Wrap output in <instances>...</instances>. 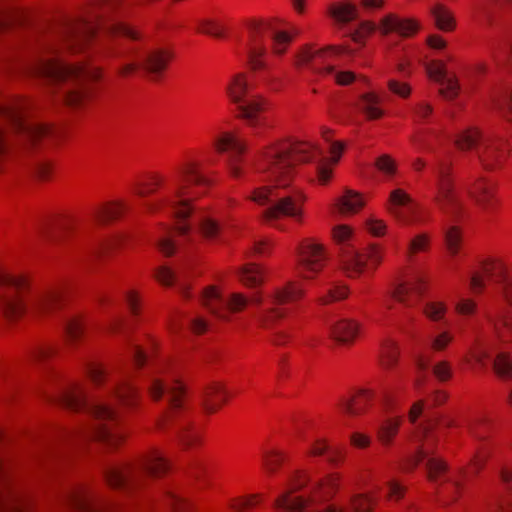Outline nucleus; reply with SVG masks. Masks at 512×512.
Instances as JSON below:
<instances>
[{
	"instance_id": "obj_31",
	"label": "nucleus",
	"mask_w": 512,
	"mask_h": 512,
	"mask_svg": "<svg viewBox=\"0 0 512 512\" xmlns=\"http://www.w3.org/2000/svg\"><path fill=\"white\" fill-rule=\"evenodd\" d=\"M512 6V0H473L471 13L475 20L491 23L497 10Z\"/></svg>"
},
{
	"instance_id": "obj_13",
	"label": "nucleus",
	"mask_w": 512,
	"mask_h": 512,
	"mask_svg": "<svg viewBox=\"0 0 512 512\" xmlns=\"http://www.w3.org/2000/svg\"><path fill=\"white\" fill-rule=\"evenodd\" d=\"M332 235L339 248L342 269L348 277H358L365 269H376L381 263L382 249L376 244H370L365 250L359 251L356 248V236L349 226H335Z\"/></svg>"
},
{
	"instance_id": "obj_3",
	"label": "nucleus",
	"mask_w": 512,
	"mask_h": 512,
	"mask_svg": "<svg viewBox=\"0 0 512 512\" xmlns=\"http://www.w3.org/2000/svg\"><path fill=\"white\" fill-rule=\"evenodd\" d=\"M338 487L335 475L313 481L299 475L292 490L276 499L275 507L280 512H372L375 499L369 494H356L346 505H326Z\"/></svg>"
},
{
	"instance_id": "obj_62",
	"label": "nucleus",
	"mask_w": 512,
	"mask_h": 512,
	"mask_svg": "<svg viewBox=\"0 0 512 512\" xmlns=\"http://www.w3.org/2000/svg\"><path fill=\"white\" fill-rule=\"evenodd\" d=\"M129 346L135 366L142 367L147 360V353L133 340H129Z\"/></svg>"
},
{
	"instance_id": "obj_21",
	"label": "nucleus",
	"mask_w": 512,
	"mask_h": 512,
	"mask_svg": "<svg viewBox=\"0 0 512 512\" xmlns=\"http://www.w3.org/2000/svg\"><path fill=\"white\" fill-rule=\"evenodd\" d=\"M418 29L419 24L413 19L402 18L396 14H388L380 20L378 26L370 21L361 22L358 30L351 33V38L355 42H360L365 35L371 34L376 30L383 36L394 33L401 37H410L414 35Z\"/></svg>"
},
{
	"instance_id": "obj_63",
	"label": "nucleus",
	"mask_w": 512,
	"mask_h": 512,
	"mask_svg": "<svg viewBox=\"0 0 512 512\" xmlns=\"http://www.w3.org/2000/svg\"><path fill=\"white\" fill-rule=\"evenodd\" d=\"M190 328L196 333H203L212 327V323L202 316L188 319Z\"/></svg>"
},
{
	"instance_id": "obj_51",
	"label": "nucleus",
	"mask_w": 512,
	"mask_h": 512,
	"mask_svg": "<svg viewBox=\"0 0 512 512\" xmlns=\"http://www.w3.org/2000/svg\"><path fill=\"white\" fill-rule=\"evenodd\" d=\"M310 453L314 456H319L327 453V460L335 464L338 458V451L330 450L329 446L326 444L324 440H317L311 447Z\"/></svg>"
},
{
	"instance_id": "obj_57",
	"label": "nucleus",
	"mask_w": 512,
	"mask_h": 512,
	"mask_svg": "<svg viewBox=\"0 0 512 512\" xmlns=\"http://www.w3.org/2000/svg\"><path fill=\"white\" fill-rule=\"evenodd\" d=\"M455 310L461 315H470L476 310V303L472 299L459 296L454 303Z\"/></svg>"
},
{
	"instance_id": "obj_30",
	"label": "nucleus",
	"mask_w": 512,
	"mask_h": 512,
	"mask_svg": "<svg viewBox=\"0 0 512 512\" xmlns=\"http://www.w3.org/2000/svg\"><path fill=\"white\" fill-rule=\"evenodd\" d=\"M468 195L483 209H488L494 203L496 186L485 177H478L467 184Z\"/></svg>"
},
{
	"instance_id": "obj_17",
	"label": "nucleus",
	"mask_w": 512,
	"mask_h": 512,
	"mask_svg": "<svg viewBox=\"0 0 512 512\" xmlns=\"http://www.w3.org/2000/svg\"><path fill=\"white\" fill-rule=\"evenodd\" d=\"M433 172L436 176L434 201L444 215L452 219L458 218L464 211V204L454 187L452 163L447 159L437 158Z\"/></svg>"
},
{
	"instance_id": "obj_54",
	"label": "nucleus",
	"mask_w": 512,
	"mask_h": 512,
	"mask_svg": "<svg viewBox=\"0 0 512 512\" xmlns=\"http://www.w3.org/2000/svg\"><path fill=\"white\" fill-rule=\"evenodd\" d=\"M446 306L441 302H429L423 308L424 314L431 320L438 321L445 314Z\"/></svg>"
},
{
	"instance_id": "obj_45",
	"label": "nucleus",
	"mask_w": 512,
	"mask_h": 512,
	"mask_svg": "<svg viewBox=\"0 0 512 512\" xmlns=\"http://www.w3.org/2000/svg\"><path fill=\"white\" fill-rule=\"evenodd\" d=\"M240 280L247 286H257L263 282V272L255 264L244 266L239 273Z\"/></svg>"
},
{
	"instance_id": "obj_33",
	"label": "nucleus",
	"mask_w": 512,
	"mask_h": 512,
	"mask_svg": "<svg viewBox=\"0 0 512 512\" xmlns=\"http://www.w3.org/2000/svg\"><path fill=\"white\" fill-rule=\"evenodd\" d=\"M329 328L331 336L342 344L353 342L359 333L358 323L347 318H340L331 322Z\"/></svg>"
},
{
	"instance_id": "obj_56",
	"label": "nucleus",
	"mask_w": 512,
	"mask_h": 512,
	"mask_svg": "<svg viewBox=\"0 0 512 512\" xmlns=\"http://www.w3.org/2000/svg\"><path fill=\"white\" fill-rule=\"evenodd\" d=\"M501 477L510 490V496L500 504V509L501 512H512V471L503 470Z\"/></svg>"
},
{
	"instance_id": "obj_25",
	"label": "nucleus",
	"mask_w": 512,
	"mask_h": 512,
	"mask_svg": "<svg viewBox=\"0 0 512 512\" xmlns=\"http://www.w3.org/2000/svg\"><path fill=\"white\" fill-rule=\"evenodd\" d=\"M214 144L220 153H228L227 162L230 173L236 178L240 177L239 162L246 149L245 143L232 133H223Z\"/></svg>"
},
{
	"instance_id": "obj_14",
	"label": "nucleus",
	"mask_w": 512,
	"mask_h": 512,
	"mask_svg": "<svg viewBox=\"0 0 512 512\" xmlns=\"http://www.w3.org/2000/svg\"><path fill=\"white\" fill-rule=\"evenodd\" d=\"M454 142L460 150L473 149L481 166L487 171L501 167L507 155V141L502 136L484 135L476 127L460 132Z\"/></svg>"
},
{
	"instance_id": "obj_60",
	"label": "nucleus",
	"mask_w": 512,
	"mask_h": 512,
	"mask_svg": "<svg viewBox=\"0 0 512 512\" xmlns=\"http://www.w3.org/2000/svg\"><path fill=\"white\" fill-rule=\"evenodd\" d=\"M428 245V236L426 234H419L410 241L408 246V254L411 256L414 253L425 251Z\"/></svg>"
},
{
	"instance_id": "obj_1",
	"label": "nucleus",
	"mask_w": 512,
	"mask_h": 512,
	"mask_svg": "<svg viewBox=\"0 0 512 512\" xmlns=\"http://www.w3.org/2000/svg\"><path fill=\"white\" fill-rule=\"evenodd\" d=\"M120 0H96L85 14L65 19L59 32L61 45L65 49L78 51L89 41L97 39L106 57L117 64V73L127 77L140 68L158 77L166 69L171 54L163 49L145 50L126 44L141 39V33L133 27L111 18L110 14Z\"/></svg>"
},
{
	"instance_id": "obj_40",
	"label": "nucleus",
	"mask_w": 512,
	"mask_h": 512,
	"mask_svg": "<svg viewBox=\"0 0 512 512\" xmlns=\"http://www.w3.org/2000/svg\"><path fill=\"white\" fill-rule=\"evenodd\" d=\"M198 232L206 239H216L221 233V226L216 219L207 214L195 216Z\"/></svg>"
},
{
	"instance_id": "obj_26",
	"label": "nucleus",
	"mask_w": 512,
	"mask_h": 512,
	"mask_svg": "<svg viewBox=\"0 0 512 512\" xmlns=\"http://www.w3.org/2000/svg\"><path fill=\"white\" fill-rule=\"evenodd\" d=\"M65 501L75 512H106L109 508L98 496L82 488L69 491Z\"/></svg>"
},
{
	"instance_id": "obj_52",
	"label": "nucleus",
	"mask_w": 512,
	"mask_h": 512,
	"mask_svg": "<svg viewBox=\"0 0 512 512\" xmlns=\"http://www.w3.org/2000/svg\"><path fill=\"white\" fill-rule=\"evenodd\" d=\"M164 503L172 512H182L187 507L185 500L170 490L165 492Z\"/></svg>"
},
{
	"instance_id": "obj_11",
	"label": "nucleus",
	"mask_w": 512,
	"mask_h": 512,
	"mask_svg": "<svg viewBox=\"0 0 512 512\" xmlns=\"http://www.w3.org/2000/svg\"><path fill=\"white\" fill-rule=\"evenodd\" d=\"M322 152L307 142H277L266 147L254 164L256 173L264 180L287 187L297 162H308L321 157Z\"/></svg>"
},
{
	"instance_id": "obj_5",
	"label": "nucleus",
	"mask_w": 512,
	"mask_h": 512,
	"mask_svg": "<svg viewBox=\"0 0 512 512\" xmlns=\"http://www.w3.org/2000/svg\"><path fill=\"white\" fill-rule=\"evenodd\" d=\"M22 100L0 106V171L13 154L27 152L52 140L56 130L31 120Z\"/></svg>"
},
{
	"instance_id": "obj_41",
	"label": "nucleus",
	"mask_w": 512,
	"mask_h": 512,
	"mask_svg": "<svg viewBox=\"0 0 512 512\" xmlns=\"http://www.w3.org/2000/svg\"><path fill=\"white\" fill-rule=\"evenodd\" d=\"M401 424L400 417H390L383 420L377 427V435L384 445L391 444Z\"/></svg>"
},
{
	"instance_id": "obj_46",
	"label": "nucleus",
	"mask_w": 512,
	"mask_h": 512,
	"mask_svg": "<svg viewBox=\"0 0 512 512\" xmlns=\"http://www.w3.org/2000/svg\"><path fill=\"white\" fill-rule=\"evenodd\" d=\"M63 327L69 342L76 341L83 330L82 318L78 315L67 317L63 322Z\"/></svg>"
},
{
	"instance_id": "obj_64",
	"label": "nucleus",
	"mask_w": 512,
	"mask_h": 512,
	"mask_svg": "<svg viewBox=\"0 0 512 512\" xmlns=\"http://www.w3.org/2000/svg\"><path fill=\"white\" fill-rule=\"evenodd\" d=\"M376 167L387 175H393L395 172V162L388 155L380 156L376 162Z\"/></svg>"
},
{
	"instance_id": "obj_16",
	"label": "nucleus",
	"mask_w": 512,
	"mask_h": 512,
	"mask_svg": "<svg viewBox=\"0 0 512 512\" xmlns=\"http://www.w3.org/2000/svg\"><path fill=\"white\" fill-rule=\"evenodd\" d=\"M250 38L248 43V62L252 69L264 67L262 57L266 53V42L271 44L275 54L281 55L291 42V35L275 26L264 22H253L249 25Z\"/></svg>"
},
{
	"instance_id": "obj_20",
	"label": "nucleus",
	"mask_w": 512,
	"mask_h": 512,
	"mask_svg": "<svg viewBox=\"0 0 512 512\" xmlns=\"http://www.w3.org/2000/svg\"><path fill=\"white\" fill-rule=\"evenodd\" d=\"M227 94L230 100L237 106L239 116L245 119L251 127L260 124L259 112L263 103L250 92L244 74H237L227 86Z\"/></svg>"
},
{
	"instance_id": "obj_27",
	"label": "nucleus",
	"mask_w": 512,
	"mask_h": 512,
	"mask_svg": "<svg viewBox=\"0 0 512 512\" xmlns=\"http://www.w3.org/2000/svg\"><path fill=\"white\" fill-rule=\"evenodd\" d=\"M427 72L430 78L441 86L439 92L445 99H453L458 95V81L448 73L443 62L432 61L427 66Z\"/></svg>"
},
{
	"instance_id": "obj_59",
	"label": "nucleus",
	"mask_w": 512,
	"mask_h": 512,
	"mask_svg": "<svg viewBox=\"0 0 512 512\" xmlns=\"http://www.w3.org/2000/svg\"><path fill=\"white\" fill-rule=\"evenodd\" d=\"M433 112V107L426 102H419L412 107V115L416 122L424 121Z\"/></svg>"
},
{
	"instance_id": "obj_53",
	"label": "nucleus",
	"mask_w": 512,
	"mask_h": 512,
	"mask_svg": "<svg viewBox=\"0 0 512 512\" xmlns=\"http://www.w3.org/2000/svg\"><path fill=\"white\" fill-rule=\"evenodd\" d=\"M282 461L283 455L280 451L271 450L263 454V465L268 473H274Z\"/></svg>"
},
{
	"instance_id": "obj_4",
	"label": "nucleus",
	"mask_w": 512,
	"mask_h": 512,
	"mask_svg": "<svg viewBox=\"0 0 512 512\" xmlns=\"http://www.w3.org/2000/svg\"><path fill=\"white\" fill-rule=\"evenodd\" d=\"M302 296L303 289L296 283L289 282L286 286L275 289L267 298L259 294L253 295L250 302L260 308V321L267 327L286 315L287 310L280 306L293 303ZM201 301L210 315L218 321H228L231 313L243 310L249 302L248 298L240 293L224 295L214 286L203 290Z\"/></svg>"
},
{
	"instance_id": "obj_39",
	"label": "nucleus",
	"mask_w": 512,
	"mask_h": 512,
	"mask_svg": "<svg viewBox=\"0 0 512 512\" xmlns=\"http://www.w3.org/2000/svg\"><path fill=\"white\" fill-rule=\"evenodd\" d=\"M380 97L375 93H366L360 96L357 107L366 114L368 119H378L384 112L379 107Z\"/></svg>"
},
{
	"instance_id": "obj_42",
	"label": "nucleus",
	"mask_w": 512,
	"mask_h": 512,
	"mask_svg": "<svg viewBox=\"0 0 512 512\" xmlns=\"http://www.w3.org/2000/svg\"><path fill=\"white\" fill-rule=\"evenodd\" d=\"M83 369L92 383L96 386L105 383L110 378V372L108 369L95 361L85 360L83 363Z\"/></svg>"
},
{
	"instance_id": "obj_43",
	"label": "nucleus",
	"mask_w": 512,
	"mask_h": 512,
	"mask_svg": "<svg viewBox=\"0 0 512 512\" xmlns=\"http://www.w3.org/2000/svg\"><path fill=\"white\" fill-rule=\"evenodd\" d=\"M357 7L351 3H343L339 5H332L329 8V14L338 23L346 24L357 18Z\"/></svg>"
},
{
	"instance_id": "obj_22",
	"label": "nucleus",
	"mask_w": 512,
	"mask_h": 512,
	"mask_svg": "<svg viewBox=\"0 0 512 512\" xmlns=\"http://www.w3.org/2000/svg\"><path fill=\"white\" fill-rule=\"evenodd\" d=\"M326 252L322 244L313 239L303 240L296 249L298 274L303 279H313L324 267Z\"/></svg>"
},
{
	"instance_id": "obj_9",
	"label": "nucleus",
	"mask_w": 512,
	"mask_h": 512,
	"mask_svg": "<svg viewBox=\"0 0 512 512\" xmlns=\"http://www.w3.org/2000/svg\"><path fill=\"white\" fill-rule=\"evenodd\" d=\"M49 55L41 56L32 67V73L52 84L62 85L61 100L68 105L77 106L85 98L79 86L87 80H96L101 72L96 67L69 65L58 55L59 48L52 45Z\"/></svg>"
},
{
	"instance_id": "obj_61",
	"label": "nucleus",
	"mask_w": 512,
	"mask_h": 512,
	"mask_svg": "<svg viewBox=\"0 0 512 512\" xmlns=\"http://www.w3.org/2000/svg\"><path fill=\"white\" fill-rule=\"evenodd\" d=\"M387 85L392 93L401 98H407L411 93V87L406 82L390 79Z\"/></svg>"
},
{
	"instance_id": "obj_49",
	"label": "nucleus",
	"mask_w": 512,
	"mask_h": 512,
	"mask_svg": "<svg viewBox=\"0 0 512 512\" xmlns=\"http://www.w3.org/2000/svg\"><path fill=\"white\" fill-rule=\"evenodd\" d=\"M454 425V422L452 419L449 418H429L427 419L426 423L424 425H421L418 428V434L420 436H428L430 433L434 431L437 427H451Z\"/></svg>"
},
{
	"instance_id": "obj_44",
	"label": "nucleus",
	"mask_w": 512,
	"mask_h": 512,
	"mask_svg": "<svg viewBox=\"0 0 512 512\" xmlns=\"http://www.w3.org/2000/svg\"><path fill=\"white\" fill-rule=\"evenodd\" d=\"M157 279L165 285L178 284L183 293H186V283L183 280L182 272L173 271L168 267H160L156 272Z\"/></svg>"
},
{
	"instance_id": "obj_48",
	"label": "nucleus",
	"mask_w": 512,
	"mask_h": 512,
	"mask_svg": "<svg viewBox=\"0 0 512 512\" xmlns=\"http://www.w3.org/2000/svg\"><path fill=\"white\" fill-rule=\"evenodd\" d=\"M398 357V350L396 344L391 339H386L381 349V362L385 368L391 367L396 363Z\"/></svg>"
},
{
	"instance_id": "obj_23",
	"label": "nucleus",
	"mask_w": 512,
	"mask_h": 512,
	"mask_svg": "<svg viewBox=\"0 0 512 512\" xmlns=\"http://www.w3.org/2000/svg\"><path fill=\"white\" fill-rule=\"evenodd\" d=\"M420 462H425L427 474L431 481H438L444 478L446 482H449L450 487L453 490L456 491L459 489V479L447 475V466L445 462L432 455V450L429 444L418 447L415 454L407 459L404 469H413Z\"/></svg>"
},
{
	"instance_id": "obj_47",
	"label": "nucleus",
	"mask_w": 512,
	"mask_h": 512,
	"mask_svg": "<svg viewBox=\"0 0 512 512\" xmlns=\"http://www.w3.org/2000/svg\"><path fill=\"white\" fill-rule=\"evenodd\" d=\"M72 228V223L68 220H62L58 223L48 226L43 232L44 237L51 241H58L64 237Z\"/></svg>"
},
{
	"instance_id": "obj_8",
	"label": "nucleus",
	"mask_w": 512,
	"mask_h": 512,
	"mask_svg": "<svg viewBox=\"0 0 512 512\" xmlns=\"http://www.w3.org/2000/svg\"><path fill=\"white\" fill-rule=\"evenodd\" d=\"M148 391L154 400L166 399L168 409L159 420L161 428L173 427L179 442L186 448L199 441V432L180 413L184 408L185 388L178 379L167 376L160 368H155L147 376Z\"/></svg>"
},
{
	"instance_id": "obj_28",
	"label": "nucleus",
	"mask_w": 512,
	"mask_h": 512,
	"mask_svg": "<svg viewBox=\"0 0 512 512\" xmlns=\"http://www.w3.org/2000/svg\"><path fill=\"white\" fill-rule=\"evenodd\" d=\"M388 210L399 220L410 222L412 219L409 214L412 217L416 213L417 205L408 193L397 188L390 193Z\"/></svg>"
},
{
	"instance_id": "obj_32",
	"label": "nucleus",
	"mask_w": 512,
	"mask_h": 512,
	"mask_svg": "<svg viewBox=\"0 0 512 512\" xmlns=\"http://www.w3.org/2000/svg\"><path fill=\"white\" fill-rule=\"evenodd\" d=\"M372 398L373 393L370 390L362 389L356 396L341 399L338 407L344 416L356 417L364 412L367 403Z\"/></svg>"
},
{
	"instance_id": "obj_50",
	"label": "nucleus",
	"mask_w": 512,
	"mask_h": 512,
	"mask_svg": "<svg viewBox=\"0 0 512 512\" xmlns=\"http://www.w3.org/2000/svg\"><path fill=\"white\" fill-rule=\"evenodd\" d=\"M445 242L451 255H456L461 243V234L456 226H451L445 231Z\"/></svg>"
},
{
	"instance_id": "obj_24",
	"label": "nucleus",
	"mask_w": 512,
	"mask_h": 512,
	"mask_svg": "<svg viewBox=\"0 0 512 512\" xmlns=\"http://www.w3.org/2000/svg\"><path fill=\"white\" fill-rule=\"evenodd\" d=\"M426 287V277L421 273H415L389 292L387 299L383 301V306L391 309L390 299H394L406 307H412L424 295Z\"/></svg>"
},
{
	"instance_id": "obj_38",
	"label": "nucleus",
	"mask_w": 512,
	"mask_h": 512,
	"mask_svg": "<svg viewBox=\"0 0 512 512\" xmlns=\"http://www.w3.org/2000/svg\"><path fill=\"white\" fill-rule=\"evenodd\" d=\"M225 401V393L220 384L214 383L202 394V406L207 413H214Z\"/></svg>"
},
{
	"instance_id": "obj_2",
	"label": "nucleus",
	"mask_w": 512,
	"mask_h": 512,
	"mask_svg": "<svg viewBox=\"0 0 512 512\" xmlns=\"http://www.w3.org/2000/svg\"><path fill=\"white\" fill-rule=\"evenodd\" d=\"M210 184L209 179L200 171V166L192 160L184 161L176 169L170 186L164 189L159 201L148 205L150 211L165 209L175 217L174 229L162 227L161 234L156 238V245L166 256H170L176 249L175 237L191 241L195 232L186 220L192 215L193 207L190 201L193 196L202 192H195L194 188H204Z\"/></svg>"
},
{
	"instance_id": "obj_7",
	"label": "nucleus",
	"mask_w": 512,
	"mask_h": 512,
	"mask_svg": "<svg viewBox=\"0 0 512 512\" xmlns=\"http://www.w3.org/2000/svg\"><path fill=\"white\" fill-rule=\"evenodd\" d=\"M512 342V312L499 307L487 315V327L477 331L471 347V357L480 365L488 361L493 364L495 373L502 380L512 379V362L509 354L500 350L499 344Z\"/></svg>"
},
{
	"instance_id": "obj_19",
	"label": "nucleus",
	"mask_w": 512,
	"mask_h": 512,
	"mask_svg": "<svg viewBox=\"0 0 512 512\" xmlns=\"http://www.w3.org/2000/svg\"><path fill=\"white\" fill-rule=\"evenodd\" d=\"M485 279L491 280L499 286L500 294L508 307L512 308V274L505 264L499 260L484 261L480 268L470 278V287L479 293L485 286Z\"/></svg>"
},
{
	"instance_id": "obj_34",
	"label": "nucleus",
	"mask_w": 512,
	"mask_h": 512,
	"mask_svg": "<svg viewBox=\"0 0 512 512\" xmlns=\"http://www.w3.org/2000/svg\"><path fill=\"white\" fill-rule=\"evenodd\" d=\"M126 210V205L120 201L106 203L92 211L93 219L99 224H106L119 218Z\"/></svg>"
},
{
	"instance_id": "obj_55",
	"label": "nucleus",
	"mask_w": 512,
	"mask_h": 512,
	"mask_svg": "<svg viewBox=\"0 0 512 512\" xmlns=\"http://www.w3.org/2000/svg\"><path fill=\"white\" fill-rule=\"evenodd\" d=\"M258 498L259 495L235 498L231 500L230 507L236 512H244L246 509L254 506L257 503Z\"/></svg>"
},
{
	"instance_id": "obj_29",
	"label": "nucleus",
	"mask_w": 512,
	"mask_h": 512,
	"mask_svg": "<svg viewBox=\"0 0 512 512\" xmlns=\"http://www.w3.org/2000/svg\"><path fill=\"white\" fill-rule=\"evenodd\" d=\"M111 393L116 402L128 407L135 405L138 399V392L130 381V373L128 371H121L113 379Z\"/></svg>"
},
{
	"instance_id": "obj_18",
	"label": "nucleus",
	"mask_w": 512,
	"mask_h": 512,
	"mask_svg": "<svg viewBox=\"0 0 512 512\" xmlns=\"http://www.w3.org/2000/svg\"><path fill=\"white\" fill-rule=\"evenodd\" d=\"M341 52L340 47L329 46L321 50L304 48L297 56L296 64L306 67L312 72L322 76H332L339 85H348L355 79V74L350 71H335L334 59Z\"/></svg>"
},
{
	"instance_id": "obj_10",
	"label": "nucleus",
	"mask_w": 512,
	"mask_h": 512,
	"mask_svg": "<svg viewBox=\"0 0 512 512\" xmlns=\"http://www.w3.org/2000/svg\"><path fill=\"white\" fill-rule=\"evenodd\" d=\"M61 404L71 410L85 409L101 423L96 427L75 432H65L68 439H95L114 446L123 439V433L115 425L118 414L112 403L91 402L87 399L85 387L81 384L70 385L59 397Z\"/></svg>"
},
{
	"instance_id": "obj_58",
	"label": "nucleus",
	"mask_w": 512,
	"mask_h": 512,
	"mask_svg": "<svg viewBox=\"0 0 512 512\" xmlns=\"http://www.w3.org/2000/svg\"><path fill=\"white\" fill-rule=\"evenodd\" d=\"M434 131L430 129H421L411 135L410 140L414 147L418 150L429 148L427 137L433 134Z\"/></svg>"
},
{
	"instance_id": "obj_35",
	"label": "nucleus",
	"mask_w": 512,
	"mask_h": 512,
	"mask_svg": "<svg viewBox=\"0 0 512 512\" xmlns=\"http://www.w3.org/2000/svg\"><path fill=\"white\" fill-rule=\"evenodd\" d=\"M430 14L435 26L444 32L453 31L456 27V20L451 10L443 4L437 3L430 8Z\"/></svg>"
},
{
	"instance_id": "obj_37",
	"label": "nucleus",
	"mask_w": 512,
	"mask_h": 512,
	"mask_svg": "<svg viewBox=\"0 0 512 512\" xmlns=\"http://www.w3.org/2000/svg\"><path fill=\"white\" fill-rule=\"evenodd\" d=\"M364 206L362 197L352 191L346 190L345 193L336 200L335 208L342 215H349L358 212Z\"/></svg>"
},
{
	"instance_id": "obj_15",
	"label": "nucleus",
	"mask_w": 512,
	"mask_h": 512,
	"mask_svg": "<svg viewBox=\"0 0 512 512\" xmlns=\"http://www.w3.org/2000/svg\"><path fill=\"white\" fill-rule=\"evenodd\" d=\"M168 469L169 465L162 454L152 451L134 464L106 466L104 475L111 487L128 489L139 485L143 478L161 476Z\"/></svg>"
},
{
	"instance_id": "obj_36",
	"label": "nucleus",
	"mask_w": 512,
	"mask_h": 512,
	"mask_svg": "<svg viewBox=\"0 0 512 512\" xmlns=\"http://www.w3.org/2000/svg\"><path fill=\"white\" fill-rule=\"evenodd\" d=\"M491 104L504 119L512 122L509 113L512 112V88L504 87L495 90L491 96Z\"/></svg>"
},
{
	"instance_id": "obj_12",
	"label": "nucleus",
	"mask_w": 512,
	"mask_h": 512,
	"mask_svg": "<svg viewBox=\"0 0 512 512\" xmlns=\"http://www.w3.org/2000/svg\"><path fill=\"white\" fill-rule=\"evenodd\" d=\"M255 203L265 206L262 218L268 225L282 229L279 220L290 217L297 222L303 218L304 195L299 190H279L270 186L255 188L250 197Z\"/></svg>"
},
{
	"instance_id": "obj_6",
	"label": "nucleus",
	"mask_w": 512,
	"mask_h": 512,
	"mask_svg": "<svg viewBox=\"0 0 512 512\" xmlns=\"http://www.w3.org/2000/svg\"><path fill=\"white\" fill-rule=\"evenodd\" d=\"M62 301V289L34 288L24 276L0 268V312L6 319L14 321L24 314L49 315Z\"/></svg>"
}]
</instances>
